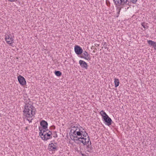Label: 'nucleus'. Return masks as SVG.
<instances>
[{"label": "nucleus", "instance_id": "nucleus-1", "mask_svg": "<svg viewBox=\"0 0 156 156\" xmlns=\"http://www.w3.org/2000/svg\"><path fill=\"white\" fill-rule=\"evenodd\" d=\"M79 125H76V126L72 127L69 133L70 136H77L76 135L78 136H87V133L86 132L84 129L81 127L80 129L79 127Z\"/></svg>", "mask_w": 156, "mask_h": 156}, {"label": "nucleus", "instance_id": "nucleus-2", "mask_svg": "<svg viewBox=\"0 0 156 156\" xmlns=\"http://www.w3.org/2000/svg\"><path fill=\"white\" fill-rule=\"evenodd\" d=\"M33 108H34L32 105L30 106L26 104L25 106V109L23 111L24 115L26 116L27 120L29 122H32L33 119L32 117L35 114V112L33 111L34 110Z\"/></svg>", "mask_w": 156, "mask_h": 156}, {"label": "nucleus", "instance_id": "nucleus-3", "mask_svg": "<svg viewBox=\"0 0 156 156\" xmlns=\"http://www.w3.org/2000/svg\"><path fill=\"white\" fill-rule=\"evenodd\" d=\"M100 113L101 115L102 119L105 124L108 126L111 125L112 121L106 113L103 110H101Z\"/></svg>", "mask_w": 156, "mask_h": 156}, {"label": "nucleus", "instance_id": "nucleus-4", "mask_svg": "<svg viewBox=\"0 0 156 156\" xmlns=\"http://www.w3.org/2000/svg\"><path fill=\"white\" fill-rule=\"evenodd\" d=\"M39 130L40 131L39 132V135L41 136H46L47 135V136H50L52 134V133L50 131L48 130L43 129H42V128L39 127Z\"/></svg>", "mask_w": 156, "mask_h": 156}, {"label": "nucleus", "instance_id": "nucleus-5", "mask_svg": "<svg viewBox=\"0 0 156 156\" xmlns=\"http://www.w3.org/2000/svg\"><path fill=\"white\" fill-rule=\"evenodd\" d=\"M113 1L116 6L118 7V9L119 8V10H120L121 5L126 4L128 0H113Z\"/></svg>", "mask_w": 156, "mask_h": 156}, {"label": "nucleus", "instance_id": "nucleus-6", "mask_svg": "<svg viewBox=\"0 0 156 156\" xmlns=\"http://www.w3.org/2000/svg\"><path fill=\"white\" fill-rule=\"evenodd\" d=\"M83 54L81 55H80V57L81 58H83L85 59L88 61H90L91 60L90 56L89 54L86 51H84L83 52Z\"/></svg>", "mask_w": 156, "mask_h": 156}, {"label": "nucleus", "instance_id": "nucleus-7", "mask_svg": "<svg viewBox=\"0 0 156 156\" xmlns=\"http://www.w3.org/2000/svg\"><path fill=\"white\" fill-rule=\"evenodd\" d=\"M74 51L78 55H81L83 52V50L82 48L77 45L75 46Z\"/></svg>", "mask_w": 156, "mask_h": 156}, {"label": "nucleus", "instance_id": "nucleus-8", "mask_svg": "<svg viewBox=\"0 0 156 156\" xmlns=\"http://www.w3.org/2000/svg\"><path fill=\"white\" fill-rule=\"evenodd\" d=\"M5 39L7 43L10 45L13 43V39L11 34H9V35L6 36Z\"/></svg>", "mask_w": 156, "mask_h": 156}, {"label": "nucleus", "instance_id": "nucleus-9", "mask_svg": "<svg viewBox=\"0 0 156 156\" xmlns=\"http://www.w3.org/2000/svg\"><path fill=\"white\" fill-rule=\"evenodd\" d=\"M18 80L20 84L24 85L26 84L25 78L22 76L19 75L18 76Z\"/></svg>", "mask_w": 156, "mask_h": 156}, {"label": "nucleus", "instance_id": "nucleus-10", "mask_svg": "<svg viewBox=\"0 0 156 156\" xmlns=\"http://www.w3.org/2000/svg\"><path fill=\"white\" fill-rule=\"evenodd\" d=\"M57 143H51L48 146V148L50 151H55L57 150Z\"/></svg>", "mask_w": 156, "mask_h": 156}, {"label": "nucleus", "instance_id": "nucleus-11", "mask_svg": "<svg viewBox=\"0 0 156 156\" xmlns=\"http://www.w3.org/2000/svg\"><path fill=\"white\" fill-rule=\"evenodd\" d=\"M79 63L82 68L86 69H88V66L87 63L85 61L82 60H80L79 61Z\"/></svg>", "mask_w": 156, "mask_h": 156}, {"label": "nucleus", "instance_id": "nucleus-12", "mask_svg": "<svg viewBox=\"0 0 156 156\" xmlns=\"http://www.w3.org/2000/svg\"><path fill=\"white\" fill-rule=\"evenodd\" d=\"M40 124L42 126V129H46L48 127V123L47 122L44 120H42L40 122Z\"/></svg>", "mask_w": 156, "mask_h": 156}, {"label": "nucleus", "instance_id": "nucleus-13", "mask_svg": "<svg viewBox=\"0 0 156 156\" xmlns=\"http://www.w3.org/2000/svg\"><path fill=\"white\" fill-rule=\"evenodd\" d=\"M84 145H90L91 144V141H90L89 137H87V138H84Z\"/></svg>", "mask_w": 156, "mask_h": 156}, {"label": "nucleus", "instance_id": "nucleus-14", "mask_svg": "<svg viewBox=\"0 0 156 156\" xmlns=\"http://www.w3.org/2000/svg\"><path fill=\"white\" fill-rule=\"evenodd\" d=\"M137 0H128L126 5H128L129 6H131V3L133 4H135Z\"/></svg>", "mask_w": 156, "mask_h": 156}, {"label": "nucleus", "instance_id": "nucleus-15", "mask_svg": "<svg viewBox=\"0 0 156 156\" xmlns=\"http://www.w3.org/2000/svg\"><path fill=\"white\" fill-rule=\"evenodd\" d=\"M87 151L90 153H92L93 152V148L91 146H89V145H87Z\"/></svg>", "mask_w": 156, "mask_h": 156}, {"label": "nucleus", "instance_id": "nucleus-16", "mask_svg": "<svg viewBox=\"0 0 156 156\" xmlns=\"http://www.w3.org/2000/svg\"><path fill=\"white\" fill-rule=\"evenodd\" d=\"M114 83L115 87H117L119 85V80L117 78H115L114 79Z\"/></svg>", "mask_w": 156, "mask_h": 156}, {"label": "nucleus", "instance_id": "nucleus-17", "mask_svg": "<svg viewBox=\"0 0 156 156\" xmlns=\"http://www.w3.org/2000/svg\"><path fill=\"white\" fill-rule=\"evenodd\" d=\"M148 43L150 45L153 47V45L155 44L156 42L153 41L151 40H148L147 41Z\"/></svg>", "mask_w": 156, "mask_h": 156}, {"label": "nucleus", "instance_id": "nucleus-18", "mask_svg": "<svg viewBox=\"0 0 156 156\" xmlns=\"http://www.w3.org/2000/svg\"><path fill=\"white\" fill-rule=\"evenodd\" d=\"M55 73L56 76H61L62 74V73L59 71H55Z\"/></svg>", "mask_w": 156, "mask_h": 156}, {"label": "nucleus", "instance_id": "nucleus-19", "mask_svg": "<svg viewBox=\"0 0 156 156\" xmlns=\"http://www.w3.org/2000/svg\"><path fill=\"white\" fill-rule=\"evenodd\" d=\"M70 138H73V140H74L75 143L77 144L79 143V142H77V141H78L79 137H70Z\"/></svg>", "mask_w": 156, "mask_h": 156}, {"label": "nucleus", "instance_id": "nucleus-20", "mask_svg": "<svg viewBox=\"0 0 156 156\" xmlns=\"http://www.w3.org/2000/svg\"><path fill=\"white\" fill-rule=\"evenodd\" d=\"M142 26L144 28V30L143 29V30H145V29H148V27L147 26V25H146L145 24V23L143 22V23H142L141 24Z\"/></svg>", "mask_w": 156, "mask_h": 156}, {"label": "nucleus", "instance_id": "nucleus-21", "mask_svg": "<svg viewBox=\"0 0 156 156\" xmlns=\"http://www.w3.org/2000/svg\"><path fill=\"white\" fill-rule=\"evenodd\" d=\"M83 139H84V137H79L78 141H79L80 142H81L84 144V141Z\"/></svg>", "mask_w": 156, "mask_h": 156}, {"label": "nucleus", "instance_id": "nucleus-22", "mask_svg": "<svg viewBox=\"0 0 156 156\" xmlns=\"http://www.w3.org/2000/svg\"><path fill=\"white\" fill-rule=\"evenodd\" d=\"M41 138L44 140V141H46L50 139L52 137H41Z\"/></svg>", "mask_w": 156, "mask_h": 156}, {"label": "nucleus", "instance_id": "nucleus-23", "mask_svg": "<svg viewBox=\"0 0 156 156\" xmlns=\"http://www.w3.org/2000/svg\"><path fill=\"white\" fill-rule=\"evenodd\" d=\"M153 47L154 49L156 50V42L155 43V44L153 45Z\"/></svg>", "mask_w": 156, "mask_h": 156}, {"label": "nucleus", "instance_id": "nucleus-24", "mask_svg": "<svg viewBox=\"0 0 156 156\" xmlns=\"http://www.w3.org/2000/svg\"><path fill=\"white\" fill-rule=\"evenodd\" d=\"M106 4H107V5L108 6H110V3L109 2H107V1H106Z\"/></svg>", "mask_w": 156, "mask_h": 156}, {"label": "nucleus", "instance_id": "nucleus-25", "mask_svg": "<svg viewBox=\"0 0 156 156\" xmlns=\"http://www.w3.org/2000/svg\"><path fill=\"white\" fill-rule=\"evenodd\" d=\"M51 128L55 129V126H51Z\"/></svg>", "mask_w": 156, "mask_h": 156}, {"label": "nucleus", "instance_id": "nucleus-26", "mask_svg": "<svg viewBox=\"0 0 156 156\" xmlns=\"http://www.w3.org/2000/svg\"><path fill=\"white\" fill-rule=\"evenodd\" d=\"M74 126H76V125H72L70 127V129H72V127H74Z\"/></svg>", "mask_w": 156, "mask_h": 156}, {"label": "nucleus", "instance_id": "nucleus-27", "mask_svg": "<svg viewBox=\"0 0 156 156\" xmlns=\"http://www.w3.org/2000/svg\"><path fill=\"white\" fill-rule=\"evenodd\" d=\"M9 1L11 2H13L15 1V0H8Z\"/></svg>", "mask_w": 156, "mask_h": 156}, {"label": "nucleus", "instance_id": "nucleus-28", "mask_svg": "<svg viewBox=\"0 0 156 156\" xmlns=\"http://www.w3.org/2000/svg\"><path fill=\"white\" fill-rule=\"evenodd\" d=\"M25 129H27V127H26L25 128Z\"/></svg>", "mask_w": 156, "mask_h": 156}, {"label": "nucleus", "instance_id": "nucleus-29", "mask_svg": "<svg viewBox=\"0 0 156 156\" xmlns=\"http://www.w3.org/2000/svg\"><path fill=\"white\" fill-rule=\"evenodd\" d=\"M82 155L83 156H84V154H82Z\"/></svg>", "mask_w": 156, "mask_h": 156}, {"label": "nucleus", "instance_id": "nucleus-30", "mask_svg": "<svg viewBox=\"0 0 156 156\" xmlns=\"http://www.w3.org/2000/svg\"><path fill=\"white\" fill-rule=\"evenodd\" d=\"M55 136H55L57 137V134H56Z\"/></svg>", "mask_w": 156, "mask_h": 156}, {"label": "nucleus", "instance_id": "nucleus-31", "mask_svg": "<svg viewBox=\"0 0 156 156\" xmlns=\"http://www.w3.org/2000/svg\"><path fill=\"white\" fill-rule=\"evenodd\" d=\"M70 138L71 140H73V138Z\"/></svg>", "mask_w": 156, "mask_h": 156}]
</instances>
